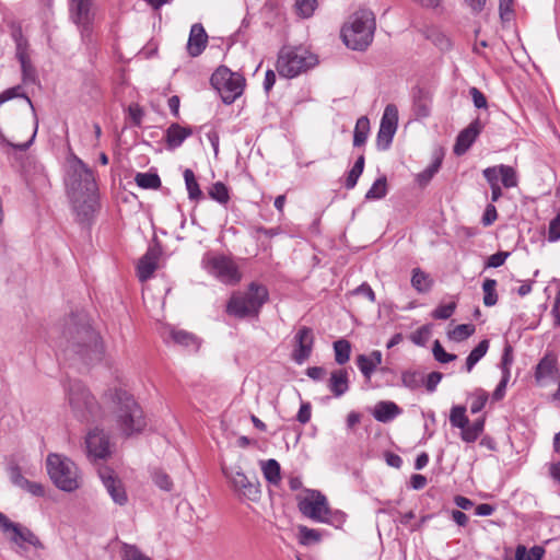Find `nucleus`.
<instances>
[{
  "instance_id": "f257e3e1",
  "label": "nucleus",
  "mask_w": 560,
  "mask_h": 560,
  "mask_svg": "<svg viewBox=\"0 0 560 560\" xmlns=\"http://www.w3.org/2000/svg\"><path fill=\"white\" fill-rule=\"evenodd\" d=\"M60 348L69 360H79L86 365L101 361L103 345L85 312L72 313L65 320Z\"/></svg>"
},
{
  "instance_id": "e433bc0d",
  "label": "nucleus",
  "mask_w": 560,
  "mask_h": 560,
  "mask_svg": "<svg viewBox=\"0 0 560 560\" xmlns=\"http://www.w3.org/2000/svg\"><path fill=\"white\" fill-rule=\"evenodd\" d=\"M387 194V179L385 176L377 178L365 194L366 200L382 199Z\"/></svg>"
},
{
  "instance_id": "79ce46f5",
  "label": "nucleus",
  "mask_w": 560,
  "mask_h": 560,
  "mask_svg": "<svg viewBox=\"0 0 560 560\" xmlns=\"http://www.w3.org/2000/svg\"><path fill=\"white\" fill-rule=\"evenodd\" d=\"M500 179L505 188H513L517 186V175L512 166L500 165Z\"/></svg>"
},
{
  "instance_id": "9b49d317",
  "label": "nucleus",
  "mask_w": 560,
  "mask_h": 560,
  "mask_svg": "<svg viewBox=\"0 0 560 560\" xmlns=\"http://www.w3.org/2000/svg\"><path fill=\"white\" fill-rule=\"evenodd\" d=\"M206 268L210 275L224 284L234 285L238 283L242 278L237 265L224 255L209 257Z\"/></svg>"
},
{
  "instance_id": "603ef678",
  "label": "nucleus",
  "mask_w": 560,
  "mask_h": 560,
  "mask_svg": "<svg viewBox=\"0 0 560 560\" xmlns=\"http://www.w3.org/2000/svg\"><path fill=\"white\" fill-rule=\"evenodd\" d=\"M154 483L164 491H171L173 482L167 474L162 470H155L153 472Z\"/></svg>"
},
{
  "instance_id": "1a4fd4ad",
  "label": "nucleus",
  "mask_w": 560,
  "mask_h": 560,
  "mask_svg": "<svg viewBox=\"0 0 560 560\" xmlns=\"http://www.w3.org/2000/svg\"><path fill=\"white\" fill-rule=\"evenodd\" d=\"M210 81L226 105L234 103L242 95L245 86V79L224 66L212 73Z\"/></svg>"
},
{
  "instance_id": "cd10ccee",
  "label": "nucleus",
  "mask_w": 560,
  "mask_h": 560,
  "mask_svg": "<svg viewBox=\"0 0 560 560\" xmlns=\"http://www.w3.org/2000/svg\"><path fill=\"white\" fill-rule=\"evenodd\" d=\"M261 470L266 480L272 485H278L281 479L280 465L276 459L261 462Z\"/></svg>"
},
{
  "instance_id": "864d4df0",
  "label": "nucleus",
  "mask_w": 560,
  "mask_h": 560,
  "mask_svg": "<svg viewBox=\"0 0 560 560\" xmlns=\"http://www.w3.org/2000/svg\"><path fill=\"white\" fill-rule=\"evenodd\" d=\"M455 308L456 304L454 302L440 305L433 311L432 316L435 319H448L453 315Z\"/></svg>"
},
{
  "instance_id": "423d86ee",
  "label": "nucleus",
  "mask_w": 560,
  "mask_h": 560,
  "mask_svg": "<svg viewBox=\"0 0 560 560\" xmlns=\"http://www.w3.org/2000/svg\"><path fill=\"white\" fill-rule=\"evenodd\" d=\"M268 300L265 285L252 282L245 292H235L226 304V313L237 318L257 316Z\"/></svg>"
},
{
  "instance_id": "473e14b6",
  "label": "nucleus",
  "mask_w": 560,
  "mask_h": 560,
  "mask_svg": "<svg viewBox=\"0 0 560 560\" xmlns=\"http://www.w3.org/2000/svg\"><path fill=\"white\" fill-rule=\"evenodd\" d=\"M335 361L339 365L346 364L350 359L351 343L346 339H339L334 342Z\"/></svg>"
},
{
  "instance_id": "8fccbe9b",
  "label": "nucleus",
  "mask_w": 560,
  "mask_h": 560,
  "mask_svg": "<svg viewBox=\"0 0 560 560\" xmlns=\"http://www.w3.org/2000/svg\"><path fill=\"white\" fill-rule=\"evenodd\" d=\"M294 7L300 16L310 18L317 7V0H295Z\"/></svg>"
},
{
  "instance_id": "de8ad7c7",
  "label": "nucleus",
  "mask_w": 560,
  "mask_h": 560,
  "mask_svg": "<svg viewBox=\"0 0 560 560\" xmlns=\"http://www.w3.org/2000/svg\"><path fill=\"white\" fill-rule=\"evenodd\" d=\"M395 132L396 131L387 129L385 127H380L377 137H376L377 149L381 151L387 150L392 144Z\"/></svg>"
},
{
  "instance_id": "aec40b11",
  "label": "nucleus",
  "mask_w": 560,
  "mask_h": 560,
  "mask_svg": "<svg viewBox=\"0 0 560 560\" xmlns=\"http://www.w3.org/2000/svg\"><path fill=\"white\" fill-rule=\"evenodd\" d=\"M192 135L190 127H183L177 122L171 124L165 130V143L168 150L179 148Z\"/></svg>"
},
{
  "instance_id": "a18cd8bd",
  "label": "nucleus",
  "mask_w": 560,
  "mask_h": 560,
  "mask_svg": "<svg viewBox=\"0 0 560 560\" xmlns=\"http://www.w3.org/2000/svg\"><path fill=\"white\" fill-rule=\"evenodd\" d=\"M209 196L213 200H215L222 205H226L230 200L229 189L221 182H217L212 185V187L209 190Z\"/></svg>"
},
{
  "instance_id": "a19ab883",
  "label": "nucleus",
  "mask_w": 560,
  "mask_h": 560,
  "mask_svg": "<svg viewBox=\"0 0 560 560\" xmlns=\"http://www.w3.org/2000/svg\"><path fill=\"white\" fill-rule=\"evenodd\" d=\"M442 158L435 156V159L432 161V163L421 173L417 175V180L421 186L427 185L432 177L438 173V171L441 167Z\"/></svg>"
},
{
  "instance_id": "39448f33",
  "label": "nucleus",
  "mask_w": 560,
  "mask_h": 560,
  "mask_svg": "<svg viewBox=\"0 0 560 560\" xmlns=\"http://www.w3.org/2000/svg\"><path fill=\"white\" fill-rule=\"evenodd\" d=\"M65 397L72 416L80 422L95 419L100 405L90 389L79 380H69L65 385Z\"/></svg>"
},
{
  "instance_id": "393cba45",
  "label": "nucleus",
  "mask_w": 560,
  "mask_h": 560,
  "mask_svg": "<svg viewBox=\"0 0 560 560\" xmlns=\"http://www.w3.org/2000/svg\"><path fill=\"white\" fill-rule=\"evenodd\" d=\"M557 372V361L555 358L545 355L537 364L535 370V380L542 384L545 380L553 377Z\"/></svg>"
},
{
  "instance_id": "ddd939ff",
  "label": "nucleus",
  "mask_w": 560,
  "mask_h": 560,
  "mask_svg": "<svg viewBox=\"0 0 560 560\" xmlns=\"http://www.w3.org/2000/svg\"><path fill=\"white\" fill-rule=\"evenodd\" d=\"M89 458L105 459L110 455L109 438L100 429L90 431L85 439Z\"/></svg>"
},
{
  "instance_id": "4be33fe9",
  "label": "nucleus",
  "mask_w": 560,
  "mask_h": 560,
  "mask_svg": "<svg viewBox=\"0 0 560 560\" xmlns=\"http://www.w3.org/2000/svg\"><path fill=\"white\" fill-rule=\"evenodd\" d=\"M382 352L373 350L369 355L359 354L357 357V365L366 380H371L375 369L382 363Z\"/></svg>"
},
{
  "instance_id": "c9c22d12",
  "label": "nucleus",
  "mask_w": 560,
  "mask_h": 560,
  "mask_svg": "<svg viewBox=\"0 0 560 560\" xmlns=\"http://www.w3.org/2000/svg\"><path fill=\"white\" fill-rule=\"evenodd\" d=\"M427 38L431 40L439 49L448 50L452 47L451 38L438 28L428 31Z\"/></svg>"
},
{
  "instance_id": "5fc2aeb1",
  "label": "nucleus",
  "mask_w": 560,
  "mask_h": 560,
  "mask_svg": "<svg viewBox=\"0 0 560 560\" xmlns=\"http://www.w3.org/2000/svg\"><path fill=\"white\" fill-rule=\"evenodd\" d=\"M560 240V209L557 215L550 221L548 229V241L557 242Z\"/></svg>"
},
{
  "instance_id": "dca6fc26",
  "label": "nucleus",
  "mask_w": 560,
  "mask_h": 560,
  "mask_svg": "<svg viewBox=\"0 0 560 560\" xmlns=\"http://www.w3.org/2000/svg\"><path fill=\"white\" fill-rule=\"evenodd\" d=\"M296 348L293 350L292 358L298 364L306 361L313 349L314 336L310 327H302L295 335Z\"/></svg>"
},
{
  "instance_id": "2eb2a0df",
  "label": "nucleus",
  "mask_w": 560,
  "mask_h": 560,
  "mask_svg": "<svg viewBox=\"0 0 560 560\" xmlns=\"http://www.w3.org/2000/svg\"><path fill=\"white\" fill-rule=\"evenodd\" d=\"M70 16L72 21L82 27L83 32L90 31L93 21L92 0H70Z\"/></svg>"
},
{
  "instance_id": "a211bd4d",
  "label": "nucleus",
  "mask_w": 560,
  "mask_h": 560,
  "mask_svg": "<svg viewBox=\"0 0 560 560\" xmlns=\"http://www.w3.org/2000/svg\"><path fill=\"white\" fill-rule=\"evenodd\" d=\"M208 45V34L200 23H195L190 27L189 37L187 42V52L190 57L195 58L200 56Z\"/></svg>"
},
{
  "instance_id": "338daca9",
  "label": "nucleus",
  "mask_w": 560,
  "mask_h": 560,
  "mask_svg": "<svg viewBox=\"0 0 560 560\" xmlns=\"http://www.w3.org/2000/svg\"><path fill=\"white\" fill-rule=\"evenodd\" d=\"M363 172L359 168H355L352 166V168L349 171L348 176L346 178L345 187L347 189H352L355 187L359 177L361 176Z\"/></svg>"
},
{
  "instance_id": "37998d69",
  "label": "nucleus",
  "mask_w": 560,
  "mask_h": 560,
  "mask_svg": "<svg viewBox=\"0 0 560 560\" xmlns=\"http://www.w3.org/2000/svg\"><path fill=\"white\" fill-rule=\"evenodd\" d=\"M402 385L409 389H417L424 384V375L419 372H404L401 375Z\"/></svg>"
},
{
  "instance_id": "e2e57ef3",
  "label": "nucleus",
  "mask_w": 560,
  "mask_h": 560,
  "mask_svg": "<svg viewBox=\"0 0 560 560\" xmlns=\"http://www.w3.org/2000/svg\"><path fill=\"white\" fill-rule=\"evenodd\" d=\"M301 544L319 540V534L315 529L307 528L306 526L300 527Z\"/></svg>"
},
{
  "instance_id": "f03ea898",
  "label": "nucleus",
  "mask_w": 560,
  "mask_h": 560,
  "mask_svg": "<svg viewBox=\"0 0 560 560\" xmlns=\"http://www.w3.org/2000/svg\"><path fill=\"white\" fill-rule=\"evenodd\" d=\"M66 186L78 220L89 221L97 206V185L93 171L77 156L69 162Z\"/></svg>"
},
{
  "instance_id": "c03bdc74",
  "label": "nucleus",
  "mask_w": 560,
  "mask_h": 560,
  "mask_svg": "<svg viewBox=\"0 0 560 560\" xmlns=\"http://www.w3.org/2000/svg\"><path fill=\"white\" fill-rule=\"evenodd\" d=\"M121 560H152L143 555L136 546L124 542L120 547Z\"/></svg>"
},
{
  "instance_id": "f704fd0d",
  "label": "nucleus",
  "mask_w": 560,
  "mask_h": 560,
  "mask_svg": "<svg viewBox=\"0 0 560 560\" xmlns=\"http://www.w3.org/2000/svg\"><path fill=\"white\" fill-rule=\"evenodd\" d=\"M184 179H185L189 199H191V200L200 199L202 196V191H201V189L196 180L195 174L191 170L186 168L184 171Z\"/></svg>"
},
{
  "instance_id": "13d9d810",
  "label": "nucleus",
  "mask_w": 560,
  "mask_h": 560,
  "mask_svg": "<svg viewBox=\"0 0 560 560\" xmlns=\"http://www.w3.org/2000/svg\"><path fill=\"white\" fill-rule=\"evenodd\" d=\"M512 362H513L512 347L506 346L504 348L502 359H501L502 375L510 376V365L512 364Z\"/></svg>"
},
{
  "instance_id": "0eeeda50",
  "label": "nucleus",
  "mask_w": 560,
  "mask_h": 560,
  "mask_svg": "<svg viewBox=\"0 0 560 560\" xmlns=\"http://www.w3.org/2000/svg\"><path fill=\"white\" fill-rule=\"evenodd\" d=\"M47 472L61 491L73 492L81 487V474L77 464L67 456L50 453L46 459Z\"/></svg>"
},
{
  "instance_id": "6ab92c4d",
  "label": "nucleus",
  "mask_w": 560,
  "mask_h": 560,
  "mask_svg": "<svg viewBox=\"0 0 560 560\" xmlns=\"http://www.w3.org/2000/svg\"><path fill=\"white\" fill-rule=\"evenodd\" d=\"M161 255V249L156 246L149 247L147 253L140 258L137 269L140 281L149 280L154 273L158 261Z\"/></svg>"
},
{
  "instance_id": "052dcab7",
  "label": "nucleus",
  "mask_w": 560,
  "mask_h": 560,
  "mask_svg": "<svg viewBox=\"0 0 560 560\" xmlns=\"http://www.w3.org/2000/svg\"><path fill=\"white\" fill-rule=\"evenodd\" d=\"M469 94L471 95L475 107L477 108H487L488 103L485 94L477 88L472 86L469 89Z\"/></svg>"
},
{
  "instance_id": "f3484780",
  "label": "nucleus",
  "mask_w": 560,
  "mask_h": 560,
  "mask_svg": "<svg viewBox=\"0 0 560 560\" xmlns=\"http://www.w3.org/2000/svg\"><path fill=\"white\" fill-rule=\"evenodd\" d=\"M482 129L483 125L479 118L471 121L468 127L462 130L457 136L456 143L454 145V153L456 155L464 154L475 142Z\"/></svg>"
},
{
  "instance_id": "58836bf2",
  "label": "nucleus",
  "mask_w": 560,
  "mask_h": 560,
  "mask_svg": "<svg viewBox=\"0 0 560 560\" xmlns=\"http://www.w3.org/2000/svg\"><path fill=\"white\" fill-rule=\"evenodd\" d=\"M489 395L482 388H476L470 395V412L478 413L480 412L488 401Z\"/></svg>"
},
{
  "instance_id": "69168bd1",
  "label": "nucleus",
  "mask_w": 560,
  "mask_h": 560,
  "mask_svg": "<svg viewBox=\"0 0 560 560\" xmlns=\"http://www.w3.org/2000/svg\"><path fill=\"white\" fill-rule=\"evenodd\" d=\"M311 416H312L311 404L310 402H302L301 407L299 409V412L296 415V420L300 423L305 424V423H307L311 420Z\"/></svg>"
},
{
  "instance_id": "72a5a7b5",
  "label": "nucleus",
  "mask_w": 560,
  "mask_h": 560,
  "mask_svg": "<svg viewBox=\"0 0 560 560\" xmlns=\"http://www.w3.org/2000/svg\"><path fill=\"white\" fill-rule=\"evenodd\" d=\"M397 124H398V109L396 105L388 104L386 105L380 127H385L387 129L397 130Z\"/></svg>"
},
{
  "instance_id": "9d476101",
  "label": "nucleus",
  "mask_w": 560,
  "mask_h": 560,
  "mask_svg": "<svg viewBox=\"0 0 560 560\" xmlns=\"http://www.w3.org/2000/svg\"><path fill=\"white\" fill-rule=\"evenodd\" d=\"M222 474L238 499L252 502L259 501L261 491L260 483L256 477H247L240 466H222Z\"/></svg>"
},
{
  "instance_id": "0e129e2a",
  "label": "nucleus",
  "mask_w": 560,
  "mask_h": 560,
  "mask_svg": "<svg viewBox=\"0 0 560 560\" xmlns=\"http://www.w3.org/2000/svg\"><path fill=\"white\" fill-rule=\"evenodd\" d=\"M129 116L135 126H141V121L143 118V109L138 104H131L128 108Z\"/></svg>"
},
{
  "instance_id": "09e8293b",
  "label": "nucleus",
  "mask_w": 560,
  "mask_h": 560,
  "mask_svg": "<svg viewBox=\"0 0 560 560\" xmlns=\"http://www.w3.org/2000/svg\"><path fill=\"white\" fill-rule=\"evenodd\" d=\"M171 337L174 342L185 346V347H194L197 348L196 337L185 330H173L171 332Z\"/></svg>"
},
{
  "instance_id": "4c0bfd02",
  "label": "nucleus",
  "mask_w": 560,
  "mask_h": 560,
  "mask_svg": "<svg viewBox=\"0 0 560 560\" xmlns=\"http://www.w3.org/2000/svg\"><path fill=\"white\" fill-rule=\"evenodd\" d=\"M450 422L452 427L459 428L462 431L465 430V427L469 423V419L466 416V407L465 406H454L451 409Z\"/></svg>"
},
{
  "instance_id": "7c9ffc66",
  "label": "nucleus",
  "mask_w": 560,
  "mask_h": 560,
  "mask_svg": "<svg viewBox=\"0 0 560 560\" xmlns=\"http://www.w3.org/2000/svg\"><path fill=\"white\" fill-rule=\"evenodd\" d=\"M483 427H485L483 418L477 419L471 424L468 423L467 427H465V430L462 431V433H460L462 440L467 443L475 442L482 433Z\"/></svg>"
},
{
  "instance_id": "412c9836",
  "label": "nucleus",
  "mask_w": 560,
  "mask_h": 560,
  "mask_svg": "<svg viewBox=\"0 0 560 560\" xmlns=\"http://www.w3.org/2000/svg\"><path fill=\"white\" fill-rule=\"evenodd\" d=\"M327 387L334 397L339 398L349 390V374L345 369H338L330 373Z\"/></svg>"
},
{
  "instance_id": "4d7b16f0",
  "label": "nucleus",
  "mask_w": 560,
  "mask_h": 560,
  "mask_svg": "<svg viewBox=\"0 0 560 560\" xmlns=\"http://www.w3.org/2000/svg\"><path fill=\"white\" fill-rule=\"evenodd\" d=\"M443 374L441 372H431L427 377L424 376L425 388L429 393L435 392L439 383L441 382Z\"/></svg>"
},
{
  "instance_id": "7ed1b4c3",
  "label": "nucleus",
  "mask_w": 560,
  "mask_h": 560,
  "mask_svg": "<svg viewBox=\"0 0 560 560\" xmlns=\"http://www.w3.org/2000/svg\"><path fill=\"white\" fill-rule=\"evenodd\" d=\"M113 402L116 406L114 420L121 434L131 436L144 430L147 421L143 410L132 395L126 390L116 389L113 395Z\"/></svg>"
},
{
  "instance_id": "b1692460",
  "label": "nucleus",
  "mask_w": 560,
  "mask_h": 560,
  "mask_svg": "<svg viewBox=\"0 0 560 560\" xmlns=\"http://www.w3.org/2000/svg\"><path fill=\"white\" fill-rule=\"evenodd\" d=\"M401 413V409L394 401H378L372 412L374 419L378 422L387 423Z\"/></svg>"
},
{
  "instance_id": "774afa93",
  "label": "nucleus",
  "mask_w": 560,
  "mask_h": 560,
  "mask_svg": "<svg viewBox=\"0 0 560 560\" xmlns=\"http://www.w3.org/2000/svg\"><path fill=\"white\" fill-rule=\"evenodd\" d=\"M352 293L357 295H363L371 302L375 301V293L366 282L355 288Z\"/></svg>"
},
{
  "instance_id": "6e6d98bb",
  "label": "nucleus",
  "mask_w": 560,
  "mask_h": 560,
  "mask_svg": "<svg viewBox=\"0 0 560 560\" xmlns=\"http://www.w3.org/2000/svg\"><path fill=\"white\" fill-rule=\"evenodd\" d=\"M482 174L489 183L490 187L500 186V165L487 167L483 170Z\"/></svg>"
},
{
  "instance_id": "bf43d9fd",
  "label": "nucleus",
  "mask_w": 560,
  "mask_h": 560,
  "mask_svg": "<svg viewBox=\"0 0 560 560\" xmlns=\"http://www.w3.org/2000/svg\"><path fill=\"white\" fill-rule=\"evenodd\" d=\"M509 256L510 253L508 252H498L488 258L486 266L489 268H498L505 262Z\"/></svg>"
},
{
  "instance_id": "f8f14e48",
  "label": "nucleus",
  "mask_w": 560,
  "mask_h": 560,
  "mask_svg": "<svg viewBox=\"0 0 560 560\" xmlns=\"http://www.w3.org/2000/svg\"><path fill=\"white\" fill-rule=\"evenodd\" d=\"M300 512L316 522L326 523L330 514L327 499L319 491L311 490L299 501Z\"/></svg>"
},
{
  "instance_id": "4468645a",
  "label": "nucleus",
  "mask_w": 560,
  "mask_h": 560,
  "mask_svg": "<svg viewBox=\"0 0 560 560\" xmlns=\"http://www.w3.org/2000/svg\"><path fill=\"white\" fill-rule=\"evenodd\" d=\"M98 476L113 501L116 504L125 505L128 497L121 480L114 470L108 467H102L98 469Z\"/></svg>"
},
{
  "instance_id": "49530a36",
  "label": "nucleus",
  "mask_w": 560,
  "mask_h": 560,
  "mask_svg": "<svg viewBox=\"0 0 560 560\" xmlns=\"http://www.w3.org/2000/svg\"><path fill=\"white\" fill-rule=\"evenodd\" d=\"M475 332V326L471 324L457 325L452 331L448 332V337L455 341H463L470 337Z\"/></svg>"
},
{
  "instance_id": "20e7f679",
  "label": "nucleus",
  "mask_w": 560,
  "mask_h": 560,
  "mask_svg": "<svg viewBox=\"0 0 560 560\" xmlns=\"http://www.w3.org/2000/svg\"><path fill=\"white\" fill-rule=\"evenodd\" d=\"M375 18L372 11L361 9L354 12L342 27L345 44L353 50L366 49L373 40Z\"/></svg>"
},
{
  "instance_id": "6e6552de",
  "label": "nucleus",
  "mask_w": 560,
  "mask_h": 560,
  "mask_svg": "<svg viewBox=\"0 0 560 560\" xmlns=\"http://www.w3.org/2000/svg\"><path fill=\"white\" fill-rule=\"evenodd\" d=\"M318 63L317 56L303 47H283L278 55L277 71L283 78H295Z\"/></svg>"
},
{
  "instance_id": "680f3d73",
  "label": "nucleus",
  "mask_w": 560,
  "mask_h": 560,
  "mask_svg": "<svg viewBox=\"0 0 560 560\" xmlns=\"http://www.w3.org/2000/svg\"><path fill=\"white\" fill-rule=\"evenodd\" d=\"M11 481L21 488H25L28 485V480L22 475L21 469L18 466L10 468Z\"/></svg>"
},
{
  "instance_id": "bb28decb",
  "label": "nucleus",
  "mask_w": 560,
  "mask_h": 560,
  "mask_svg": "<svg viewBox=\"0 0 560 560\" xmlns=\"http://www.w3.org/2000/svg\"><path fill=\"white\" fill-rule=\"evenodd\" d=\"M370 132V120L366 116H362L357 120L353 132V145L361 147L366 142Z\"/></svg>"
},
{
  "instance_id": "c756f323",
  "label": "nucleus",
  "mask_w": 560,
  "mask_h": 560,
  "mask_svg": "<svg viewBox=\"0 0 560 560\" xmlns=\"http://www.w3.org/2000/svg\"><path fill=\"white\" fill-rule=\"evenodd\" d=\"M545 549L541 546H534L529 550L524 545H518L515 550V560H541Z\"/></svg>"
},
{
  "instance_id": "c85d7f7f",
  "label": "nucleus",
  "mask_w": 560,
  "mask_h": 560,
  "mask_svg": "<svg viewBox=\"0 0 560 560\" xmlns=\"http://www.w3.org/2000/svg\"><path fill=\"white\" fill-rule=\"evenodd\" d=\"M489 349V341L487 339L481 340L468 354L466 359L465 369L470 372L474 366L486 355Z\"/></svg>"
},
{
  "instance_id": "3c124183",
  "label": "nucleus",
  "mask_w": 560,
  "mask_h": 560,
  "mask_svg": "<svg viewBox=\"0 0 560 560\" xmlns=\"http://www.w3.org/2000/svg\"><path fill=\"white\" fill-rule=\"evenodd\" d=\"M432 352L434 359L440 363H448L457 358L455 354L447 353L439 340L434 341Z\"/></svg>"
},
{
  "instance_id": "2f4dec72",
  "label": "nucleus",
  "mask_w": 560,
  "mask_h": 560,
  "mask_svg": "<svg viewBox=\"0 0 560 560\" xmlns=\"http://www.w3.org/2000/svg\"><path fill=\"white\" fill-rule=\"evenodd\" d=\"M135 182L143 189H158L161 186V179L156 173H137Z\"/></svg>"
},
{
  "instance_id": "ea45409f",
  "label": "nucleus",
  "mask_w": 560,
  "mask_h": 560,
  "mask_svg": "<svg viewBox=\"0 0 560 560\" xmlns=\"http://www.w3.org/2000/svg\"><path fill=\"white\" fill-rule=\"evenodd\" d=\"M495 287L497 281L494 279H486L482 283L483 304L488 307L495 305L498 302Z\"/></svg>"
},
{
  "instance_id": "a878e982",
  "label": "nucleus",
  "mask_w": 560,
  "mask_h": 560,
  "mask_svg": "<svg viewBox=\"0 0 560 560\" xmlns=\"http://www.w3.org/2000/svg\"><path fill=\"white\" fill-rule=\"evenodd\" d=\"M411 285L418 293H427L433 285V279L420 268L412 270Z\"/></svg>"
},
{
  "instance_id": "5701e85b",
  "label": "nucleus",
  "mask_w": 560,
  "mask_h": 560,
  "mask_svg": "<svg viewBox=\"0 0 560 560\" xmlns=\"http://www.w3.org/2000/svg\"><path fill=\"white\" fill-rule=\"evenodd\" d=\"M9 532H12L11 540L19 546H22V542H27L37 549H44V545L31 529L21 527L19 524L12 522Z\"/></svg>"
}]
</instances>
